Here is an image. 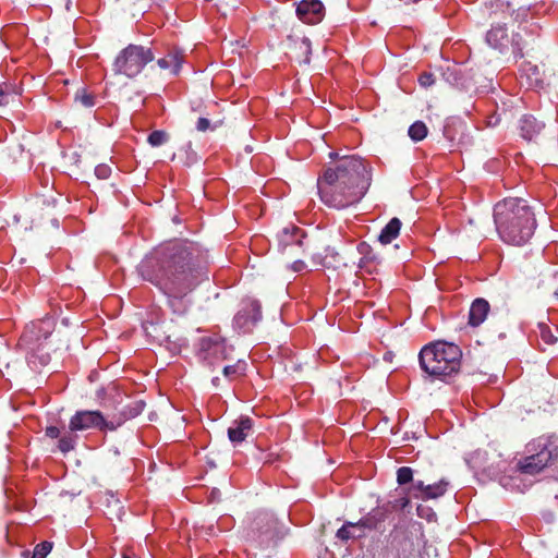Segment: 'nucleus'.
Segmentation results:
<instances>
[{
	"mask_svg": "<svg viewBox=\"0 0 558 558\" xmlns=\"http://www.w3.org/2000/svg\"><path fill=\"white\" fill-rule=\"evenodd\" d=\"M211 381H213V385H214V386H218V384H219V378H218V377H214Z\"/></svg>",
	"mask_w": 558,
	"mask_h": 558,
	"instance_id": "nucleus-45",
	"label": "nucleus"
},
{
	"mask_svg": "<svg viewBox=\"0 0 558 558\" xmlns=\"http://www.w3.org/2000/svg\"><path fill=\"white\" fill-rule=\"evenodd\" d=\"M291 267L294 271H302L306 267V265L302 260H295Z\"/></svg>",
	"mask_w": 558,
	"mask_h": 558,
	"instance_id": "nucleus-40",
	"label": "nucleus"
},
{
	"mask_svg": "<svg viewBox=\"0 0 558 558\" xmlns=\"http://www.w3.org/2000/svg\"><path fill=\"white\" fill-rule=\"evenodd\" d=\"M400 1L403 2L404 4H414V3L420 2L421 0H400Z\"/></svg>",
	"mask_w": 558,
	"mask_h": 558,
	"instance_id": "nucleus-43",
	"label": "nucleus"
},
{
	"mask_svg": "<svg viewBox=\"0 0 558 558\" xmlns=\"http://www.w3.org/2000/svg\"><path fill=\"white\" fill-rule=\"evenodd\" d=\"M105 392H106V389H105V388H100V389H98V390H97V397H98V398H101V397H102V395H104Z\"/></svg>",
	"mask_w": 558,
	"mask_h": 558,
	"instance_id": "nucleus-44",
	"label": "nucleus"
},
{
	"mask_svg": "<svg viewBox=\"0 0 558 558\" xmlns=\"http://www.w3.org/2000/svg\"><path fill=\"white\" fill-rule=\"evenodd\" d=\"M461 349L447 341H435L422 348L418 360L420 366L428 376L445 380L457 374L461 367Z\"/></svg>",
	"mask_w": 558,
	"mask_h": 558,
	"instance_id": "nucleus-4",
	"label": "nucleus"
},
{
	"mask_svg": "<svg viewBox=\"0 0 558 558\" xmlns=\"http://www.w3.org/2000/svg\"><path fill=\"white\" fill-rule=\"evenodd\" d=\"M494 221L500 240L515 246L526 244L537 227L532 207L519 197L498 202L494 207Z\"/></svg>",
	"mask_w": 558,
	"mask_h": 558,
	"instance_id": "nucleus-3",
	"label": "nucleus"
},
{
	"mask_svg": "<svg viewBox=\"0 0 558 558\" xmlns=\"http://www.w3.org/2000/svg\"><path fill=\"white\" fill-rule=\"evenodd\" d=\"M76 441L77 436L68 433L60 437L58 447L61 452L66 453L75 448Z\"/></svg>",
	"mask_w": 558,
	"mask_h": 558,
	"instance_id": "nucleus-25",
	"label": "nucleus"
},
{
	"mask_svg": "<svg viewBox=\"0 0 558 558\" xmlns=\"http://www.w3.org/2000/svg\"><path fill=\"white\" fill-rule=\"evenodd\" d=\"M298 17L306 24H318L325 16V7L319 0H302L296 5Z\"/></svg>",
	"mask_w": 558,
	"mask_h": 558,
	"instance_id": "nucleus-13",
	"label": "nucleus"
},
{
	"mask_svg": "<svg viewBox=\"0 0 558 558\" xmlns=\"http://www.w3.org/2000/svg\"><path fill=\"white\" fill-rule=\"evenodd\" d=\"M51 549L52 544L50 542H41L34 548L32 558H46L47 555L51 551Z\"/></svg>",
	"mask_w": 558,
	"mask_h": 558,
	"instance_id": "nucleus-31",
	"label": "nucleus"
},
{
	"mask_svg": "<svg viewBox=\"0 0 558 558\" xmlns=\"http://www.w3.org/2000/svg\"><path fill=\"white\" fill-rule=\"evenodd\" d=\"M260 523L266 524V529L262 533L265 534L268 538H272L275 536V532L277 529L276 519L272 515L267 514V513L259 514L256 519L255 524L257 527H259Z\"/></svg>",
	"mask_w": 558,
	"mask_h": 558,
	"instance_id": "nucleus-22",
	"label": "nucleus"
},
{
	"mask_svg": "<svg viewBox=\"0 0 558 558\" xmlns=\"http://www.w3.org/2000/svg\"><path fill=\"white\" fill-rule=\"evenodd\" d=\"M145 408V403L143 401H134L132 402L131 404L126 405L121 412H120V415L117 416V417H113L112 420L114 422H121V425L130 420V418H133L135 416H137L138 414H141L143 412Z\"/></svg>",
	"mask_w": 558,
	"mask_h": 558,
	"instance_id": "nucleus-21",
	"label": "nucleus"
},
{
	"mask_svg": "<svg viewBox=\"0 0 558 558\" xmlns=\"http://www.w3.org/2000/svg\"><path fill=\"white\" fill-rule=\"evenodd\" d=\"M409 136L414 142H420L427 136V126L422 121L414 122L408 131Z\"/></svg>",
	"mask_w": 558,
	"mask_h": 558,
	"instance_id": "nucleus-24",
	"label": "nucleus"
},
{
	"mask_svg": "<svg viewBox=\"0 0 558 558\" xmlns=\"http://www.w3.org/2000/svg\"><path fill=\"white\" fill-rule=\"evenodd\" d=\"M157 4L165 2L166 0H154Z\"/></svg>",
	"mask_w": 558,
	"mask_h": 558,
	"instance_id": "nucleus-48",
	"label": "nucleus"
},
{
	"mask_svg": "<svg viewBox=\"0 0 558 558\" xmlns=\"http://www.w3.org/2000/svg\"><path fill=\"white\" fill-rule=\"evenodd\" d=\"M521 77H526L529 87H538L542 83L541 72L537 65L531 62H523L520 68Z\"/></svg>",
	"mask_w": 558,
	"mask_h": 558,
	"instance_id": "nucleus-20",
	"label": "nucleus"
},
{
	"mask_svg": "<svg viewBox=\"0 0 558 558\" xmlns=\"http://www.w3.org/2000/svg\"><path fill=\"white\" fill-rule=\"evenodd\" d=\"M101 404H102L104 407H107V401H106V400H104V401L101 402Z\"/></svg>",
	"mask_w": 558,
	"mask_h": 558,
	"instance_id": "nucleus-49",
	"label": "nucleus"
},
{
	"mask_svg": "<svg viewBox=\"0 0 558 558\" xmlns=\"http://www.w3.org/2000/svg\"><path fill=\"white\" fill-rule=\"evenodd\" d=\"M46 436L50 438H58L60 437V429L57 426H48L45 430Z\"/></svg>",
	"mask_w": 558,
	"mask_h": 558,
	"instance_id": "nucleus-39",
	"label": "nucleus"
},
{
	"mask_svg": "<svg viewBox=\"0 0 558 558\" xmlns=\"http://www.w3.org/2000/svg\"><path fill=\"white\" fill-rule=\"evenodd\" d=\"M357 527V524L348 522L343 524L338 531H337V537L341 541H348L350 538L356 537L352 530Z\"/></svg>",
	"mask_w": 558,
	"mask_h": 558,
	"instance_id": "nucleus-28",
	"label": "nucleus"
},
{
	"mask_svg": "<svg viewBox=\"0 0 558 558\" xmlns=\"http://www.w3.org/2000/svg\"><path fill=\"white\" fill-rule=\"evenodd\" d=\"M544 123L531 114L523 116L520 120L521 136L526 141L534 140L544 129Z\"/></svg>",
	"mask_w": 558,
	"mask_h": 558,
	"instance_id": "nucleus-17",
	"label": "nucleus"
},
{
	"mask_svg": "<svg viewBox=\"0 0 558 558\" xmlns=\"http://www.w3.org/2000/svg\"><path fill=\"white\" fill-rule=\"evenodd\" d=\"M410 500L407 496L396 499L392 504V508L404 509L409 505Z\"/></svg>",
	"mask_w": 558,
	"mask_h": 558,
	"instance_id": "nucleus-38",
	"label": "nucleus"
},
{
	"mask_svg": "<svg viewBox=\"0 0 558 558\" xmlns=\"http://www.w3.org/2000/svg\"><path fill=\"white\" fill-rule=\"evenodd\" d=\"M356 524H357V527L362 526V527H365L368 530H373V529H376L377 522L371 514H368V515L362 518Z\"/></svg>",
	"mask_w": 558,
	"mask_h": 558,
	"instance_id": "nucleus-36",
	"label": "nucleus"
},
{
	"mask_svg": "<svg viewBox=\"0 0 558 558\" xmlns=\"http://www.w3.org/2000/svg\"><path fill=\"white\" fill-rule=\"evenodd\" d=\"M260 319V303L257 300H247L234 316L233 323L241 331L248 332Z\"/></svg>",
	"mask_w": 558,
	"mask_h": 558,
	"instance_id": "nucleus-11",
	"label": "nucleus"
},
{
	"mask_svg": "<svg viewBox=\"0 0 558 558\" xmlns=\"http://www.w3.org/2000/svg\"><path fill=\"white\" fill-rule=\"evenodd\" d=\"M49 361V356L47 354L40 356V364L45 365Z\"/></svg>",
	"mask_w": 558,
	"mask_h": 558,
	"instance_id": "nucleus-42",
	"label": "nucleus"
},
{
	"mask_svg": "<svg viewBox=\"0 0 558 558\" xmlns=\"http://www.w3.org/2000/svg\"><path fill=\"white\" fill-rule=\"evenodd\" d=\"M54 320L52 317H45L36 323L26 326L20 339V344L25 347L28 353V362L35 363V351L39 350L43 341L47 340L54 330Z\"/></svg>",
	"mask_w": 558,
	"mask_h": 558,
	"instance_id": "nucleus-7",
	"label": "nucleus"
},
{
	"mask_svg": "<svg viewBox=\"0 0 558 558\" xmlns=\"http://www.w3.org/2000/svg\"><path fill=\"white\" fill-rule=\"evenodd\" d=\"M557 558H558V555H557Z\"/></svg>",
	"mask_w": 558,
	"mask_h": 558,
	"instance_id": "nucleus-51",
	"label": "nucleus"
},
{
	"mask_svg": "<svg viewBox=\"0 0 558 558\" xmlns=\"http://www.w3.org/2000/svg\"><path fill=\"white\" fill-rule=\"evenodd\" d=\"M416 513L420 518L426 519L428 522L436 521L437 519V514L435 513V511L426 506L420 505L416 508Z\"/></svg>",
	"mask_w": 558,
	"mask_h": 558,
	"instance_id": "nucleus-32",
	"label": "nucleus"
},
{
	"mask_svg": "<svg viewBox=\"0 0 558 558\" xmlns=\"http://www.w3.org/2000/svg\"><path fill=\"white\" fill-rule=\"evenodd\" d=\"M154 58L150 48L131 44L117 56L113 62V71L117 74H123L132 78L137 76Z\"/></svg>",
	"mask_w": 558,
	"mask_h": 558,
	"instance_id": "nucleus-6",
	"label": "nucleus"
},
{
	"mask_svg": "<svg viewBox=\"0 0 558 558\" xmlns=\"http://www.w3.org/2000/svg\"><path fill=\"white\" fill-rule=\"evenodd\" d=\"M401 221L399 218L395 217L389 220V222L383 228L378 235V241L384 244H390L395 239L398 238L401 229Z\"/></svg>",
	"mask_w": 558,
	"mask_h": 558,
	"instance_id": "nucleus-19",
	"label": "nucleus"
},
{
	"mask_svg": "<svg viewBox=\"0 0 558 558\" xmlns=\"http://www.w3.org/2000/svg\"><path fill=\"white\" fill-rule=\"evenodd\" d=\"M208 256L201 245L172 241L151 250L138 264L140 276L157 287L171 306L208 279Z\"/></svg>",
	"mask_w": 558,
	"mask_h": 558,
	"instance_id": "nucleus-1",
	"label": "nucleus"
},
{
	"mask_svg": "<svg viewBox=\"0 0 558 558\" xmlns=\"http://www.w3.org/2000/svg\"><path fill=\"white\" fill-rule=\"evenodd\" d=\"M110 390H111L112 392H114L116 395L120 396V395H119V392L117 391V389H116L114 387H112Z\"/></svg>",
	"mask_w": 558,
	"mask_h": 558,
	"instance_id": "nucleus-47",
	"label": "nucleus"
},
{
	"mask_svg": "<svg viewBox=\"0 0 558 558\" xmlns=\"http://www.w3.org/2000/svg\"><path fill=\"white\" fill-rule=\"evenodd\" d=\"M449 482L440 480L437 483L425 485L423 481H415L408 489V494L416 499L428 500L444 496L448 489Z\"/></svg>",
	"mask_w": 558,
	"mask_h": 558,
	"instance_id": "nucleus-12",
	"label": "nucleus"
},
{
	"mask_svg": "<svg viewBox=\"0 0 558 558\" xmlns=\"http://www.w3.org/2000/svg\"><path fill=\"white\" fill-rule=\"evenodd\" d=\"M371 181V170L361 157L343 156L318 177V195L326 206L343 209L362 199Z\"/></svg>",
	"mask_w": 558,
	"mask_h": 558,
	"instance_id": "nucleus-2",
	"label": "nucleus"
},
{
	"mask_svg": "<svg viewBox=\"0 0 558 558\" xmlns=\"http://www.w3.org/2000/svg\"><path fill=\"white\" fill-rule=\"evenodd\" d=\"M253 421L248 416H241L234 421L228 428V437L234 445L241 444L245 440L248 433L252 430Z\"/></svg>",
	"mask_w": 558,
	"mask_h": 558,
	"instance_id": "nucleus-14",
	"label": "nucleus"
},
{
	"mask_svg": "<svg viewBox=\"0 0 558 558\" xmlns=\"http://www.w3.org/2000/svg\"><path fill=\"white\" fill-rule=\"evenodd\" d=\"M195 353L202 363L213 367L228 359L229 349L220 336H205L196 342Z\"/></svg>",
	"mask_w": 558,
	"mask_h": 558,
	"instance_id": "nucleus-8",
	"label": "nucleus"
},
{
	"mask_svg": "<svg viewBox=\"0 0 558 558\" xmlns=\"http://www.w3.org/2000/svg\"><path fill=\"white\" fill-rule=\"evenodd\" d=\"M397 482L399 485H405L413 482V471L409 466H401L397 471Z\"/></svg>",
	"mask_w": 558,
	"mask_h": 558,
	"instance_id": "nucleus-27",
	"label": "nucleus"
},
{
	"mask_svg": "<svg viewBox=\"0 0 558 558\" xmlns=\"http://www.w3.org/2000/svg\"><path fill=\"white\" fill-rule=\"evenodd\" d=\"M277 238L280 248L286 250L287 247L293 245L301 246L304 232L299 227L291 226L283 228L282 231L278 233Z\"/></svg>",
	"mask_w": 558,
	"mask_h": 558,
	"instance_id": "nucleus-16",
	"label": "nucleus"
},
{
	"mask_svg": "<svg viewBox=\"0 0 558 558\" xmlns=\"http://www.w3.org/2000/svg\"><path fill=\"white\" fill-rule=\"evenodd\" d=\"M490 311V305L487 300L483 298L475 299L469 311V325L472 327H478L482 325L488 313Z\"/></svg>",
	"mask_w": 558,
	"mask_h": 558,
	"instance_id": "nucleus-15",
	"label": "nucleus"
},
{
	"mask_svg": "<svg viewBox=\"0 0 558 558\" xmlns=\"http://www.w3.org/2000/svg\"><path fill=\"white\" fill-rule=\"evenodd\" d=\"M558 459L557 437L543 435L526 445V456L518 463L519 470L534 475L550 466Z\"/></svg>",
	"mask_w": 558,
	"mask_h": 558,
	"instance_id": "nucleus-5",
	"label": "nucleus"
},
{
	"mask_svg": "<svg viewBox=\"0 0 558 558\" xmlns=\"http://www.w3.org/2000/svg\"><path fill=\"white\" fill-rule=\"evenodd\" d=\"M418 83L422 87H429L432 85H434L435 83V77L432 73H428V72H424L422 73L420 76H418Z\"/></svg>",
	"mask_w": 558,
	"mask_h": 558,
	"instance_id": "nucleus-35",
	"label": "nucleus"
},
{
	"mask_svg": "<svg viewBox=\"0 0 558 558\" xmlns=\"http://www.w3.org/2000/svg\"><path fill=\"white\" fill-rule=\"evenodd\" d=\"M75 100L86 108L95 106V97L92 94H88L85 88H80L76 92Z\"/></svg>",
	"mask_w": 558,
	"mask_h": 558,
	"instance_id": "nucleus-26",
	"label": "nucleus"
},
{
	"mask_svg": "<svg viewBox=\"0 0 558 558\" xmlns=\"http://www.w3.org/2000/svg\"><path fill=\"white\" fill-rule=\"evenodd\" d=\"M123 558H134V557H131V556H128V555H123Z\"/></svg>",
	"mask_w": 558,
	"mask_h": 558,
	"instance_id": "nucleus-50",
	"label": "nucleus"
},
{
	"mask_svg": "<svg viewBox=\"0 0 558 558\" xmlns=\"http://www.w3.org/2000/svg\"><path fill=\"white\" fill-rule=\"evenodd\" d=\"M184 61L183 53L180 50L169 51L165 57L157 60L161 70L169 71L171 74H179Z\"/></svg>",
	"mask_w": 558,
	"mask_h": 558,
	"instance_id": "nucleus-18",
	"label": "nucleus"
},
{
	"mask_svg": "<svg viewBox=\"0 0 558 558\" xmlns=\"http://www.w3.org/2000/svg\"><path fill=\"white\" fill-rule=\"evenodd\" d=\"M539 337L546 344H554L557 338L554 336L551 329L544 323L538 324Z\"/></svg>",
	"mask_w": 558,
	"mask_h": 558,
	"instance_id": "nucleus-30",
	"label": "nucleus"
},
{
	"mask_svg": "<svg viewBox=\"0 0 558 558\" xmlns=\"http://www.w3.org/2000/svg\"><path fill=\"white\" fill-rule=\"evenodd\" d=\"M9 94L0 87V106L8 104Z\"/></svg>",
	"mask_w": 558,
	"mask_h": 558,
	"instance_id": "nucleus-41",
	"label": "nucleus"
},
{
	"mask_svg": "<svg viewBox=\"0 0 558 558\" xmlns=\"http://www.w3.org/2000/svg\"><path fill=\"white\" fill-rule=\"evenodd\" d=\"M299 48L304 52V54H305L304 61L307 63L310 61V54L312 52L311 40L306 37H303L299 43Z\"/></svg>",
	"mask_w": 558,
	"mask_h": 558,
	"instance_id": "nucleus-33",
	"label": "nucleus"
},
{
	"mask_svg": "<svg viewBox=\"0 0 558 558\" xmlns=\"http://www.w3.org/2000/svg\"><path fill=\"white\" fill-rule=\"evenodd\" d=\"M486 43L499 52H505L509 47L515 58H522L521 36L520 34L508 33L505 25H494L486 34Z\"/></svg>",
	"mask_w": 558,
	"mask_h": 558,
	"instance_id": "nucleus-10",
	"label": "nucleus"
},
{
	"mask_svg": "<svg viewBox=\"0 0 558 558\" xmlns=\"http://www.w3.org/2000/svg\"><path fill=\"white\" fill-rule=\"evenodd\" d=\"M246 363L244 361H238L233 365H227L223 367V375L229 380H233L240 376H243L246 372Z\"/></svg>",
	"mask_w": 558,
	"mask_h": 558,
	"instance_id": "nucleus-23",
	"label": "nucleus"
},
{
	"mask_svg": "<svg viewBox=\"0 0 558 558\" xmlns=\"http://www.w3.org/2000/svg\"><path fill=\"white\" fill-rule=\"evenodd\" d=\"M168 140V135L165 131H153L149 135H148V143L154 146V147H157V146H160L162 144H165Z\"/></svg>",
	"mask_w": 558,
	"mask_h": 558,
	"instance_id": "nucleus-29",
	"label": "nucleus"
},
{
	"mask_svg": "<svg viewBox=\"0 0 558 558\" xmlns=\"http://www.w3.org/2000/svg\"><path fill=\"white\" fill-rule=\"evenodd\" d=\"M329 157H330V158H332V159H333V158H337V157H338V153H336V151H331V153L329 154Z\"/></svg>",
	"mask_w": 558,
	"mask_h": 558,
	"instance_id": "nucleus-46",
	"label": "nucleus"
},
{
	"mask_svg": "<svg viewBox=\"0 0 558 558\" xmlns=\"http://www.w3.org/2000/svg\"><path fill=\"white\" fill-rule=\"evenodd\" d=\"M121 422L107 420L100 411L81 410L70 418L69 428L72 433L87 429L116 430Z\"/></svg>",
	"mask_w": 558,
	"mask_h": 558,
	"instance_id": "nucleus-9",
	"label": "nucleus"
},
{
	"mask_svg": "<svg viewBox=\"0 0 558 558\" xmlns=\"http://www.w3.org/2000/svg\"><path fill=\"white\" fill-rule=\"evenodd\" d=\"M210 122L206 118H199L196 123V129L201 132H205L209 129Z\"/></svg>",
	"mask_w": 558,
	"mask_h": 558,
	"instance_id": "nucleus-37",
	"label": "nucleus"
},
{
	"mask_svg": "<svg viewBox=\"0 0 558 558\" xmlns=\"http://www.w3.org/2000/svg\"><path fill=\"white\" fill-rule=\"evenodd\" d=\"M111 173V168L108 165L100 163L95 168V174L98 179H108Z\"/></svg>",
	"mask_w": 558,
	"mask_h": 558,
	"instance_id": "nucleus-34",
	"label": "nucleus"
}]
</instances>
